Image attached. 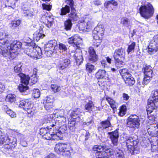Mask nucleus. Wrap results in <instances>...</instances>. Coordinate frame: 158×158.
Listing matches in <instances>:
<instances>
[{
    "instance_id": "nucleus-1",
    "label": "nucleus",
    "mask_w": 158,
    "mask_h": 158,
    "mask_svg": "<svg viewBox=\"0 0 158 158\" xmlns=\"http://www.w3.org/2000/svg\"><path fill=\"white\" fill-rule=\"evenodd\" d=\"M24 45L29 46L30 47L26 48L25 51L26 53L31 57L35 59H40L42 54V51L40 48L36 47L34 48L33 47L35 44L32 42H24Z\"/></svg>"
},
{
    "instance_id": "nucleus-2",
    "label": "nucleus",
    "mask_w": 158,
    "mask_h": 158,
    "mask_svg": "<svg viewBox=\"0 0 158 158\" xmlns=\"http://www.w3.org/2000/svg\"><path fill=\"white\" fill-rule=\"evenodd\" d=\"M93 150L97 151L95 156L98 158H106V157L109 156L107 154L111 153L112 150L106 143L100 145H95L93 148Z\"/></svg>"
},
{
    "instance_id": "nucleus-3",
    "label": "nucleus",
    "mask_w": 158,
    "mask_h": 158,
    "mask_svg": "<svg viewBox=\"0 0 158 158\" xmlns=\"http://www.w3.org/2000/svg\"><path fill=\"white\" fill-rule=\"evenodd\" d=\"M125 52L122 48L115 50L113 54V57L115 60V66L118 69L122 67L125 63Z\"/></svg>"
},
{
    "instance_id": "nucleus-4",
    "label": "nucleus",
    "mask_w": 158,
    "mask_h": 158,
    "mask_svg": "<svg viewBox=\"0 0 158 158\" xmlns=\"http://www.w3.org/2000/svg\"><path fill=\"white\" fill-rule=\"evenodd\" d=\"M8 44H6L5 46L4 49L5 52H7L9 53L10 56H4L5 57H8L9 59H14V55L16 51L21 47L22 44L19 41H14L12 43H11L9 41Z\"/></svg>"
},
{
    "instance_id": "nucleus-5",
    "label": "nucleus",
    "mask_w": 158,
    "mask_h": 158,
    "mask_svg": "<svg viewBox=\"0 0 158 158\" xmlns=\"http://www.w3.org/2000/svg\"><path fill=\"white\" fill-rule=\"evenodd\" d=\"M104 29L102 26L96 27L92 32L93 45L98 47L102 42V36L104 35Z\"/></svg>"
},
{
    "instance_id": "nucleus-6",
    "label": "nucleus",
    "mask_w": 158,
    "mask_h": 158,
    "mask_svg": "<svg viewBox=\"0 0 158 158\" xmlns=\"http://www.w3.org/2000/svg\"><path fill=\"white\" fill-rule=\"evenodd\" d=\"M140 13L141 16L146 19L152 17L154 12V9L150 3L144 6H142L139 8Z\"/></svg>"
},
{
    "instance_id": "nucleus-7",
    "label": "nucleus",
    "mask_w": 158,
    "mask_h": 158,
    "mask_svg": "<svg viewBox=\"0 0 158 158\" xmlns=\"http://www.w3.org/2000/svg\"><path fill=\"white\" fill-rule=\"evenodd\" d=\"M18 75L20 78L21 82L25 85H24L23 84H20L18 86L19 89L23 94L26 95L28 94L27 91L29 90L28 87L26 85L28 84L30 77L22 73H19Z\"/></svg>"
},
{
    "instance_id": "nucleus-8",
    "label": "nucleus",
    "mask_w": 158,
    "mask_h": 158,
    "mask_svg": "<svg viewBox=\"0 0 158 158\" xmlns=\"http://www.w3.org/2000/svg\"><path fill=\"white\" fill-rule=\"evenodd\" d=\"M147 111L148 118L149 120H154L158 113L157 108L158 104L154 103L148 102Z\"/></svg>"
},
{
    "instance_id": "nucleus-9",
    "label": "nucleus",
    "mask_w": 158,
    "mask_h": 158,
    "mask_svg": "<svg viewBox=\"0 0 158 158\" xmlns=\"http://www.w3.org/2000/svg\"><path fill=\"white\" fill-rule=\"evenodd\" d=\"M7 35L4 32H0V54L3 56H9V53L5 52L4 49L6 44H9V40L6 38Z\"/></svg>"
},
{
    "instance_id": "nucleus-10",
    "label": "nucleus",
    "mask_w": 158,
    "mask_h": 158,
    "mask_svg": "<svg viewBox=\"0 0 158 158\" xmlns=\"http://www.w3.org/2000/svg\"><path fill=\"white\" fill-rule=\"evenodd\" d=\"M127 126L130 128L135 129L139 127V120L135 115L131 116L128 118Z\"/></svg>"
},
{
    "instance_id": "nucleus-11",
    "label": "nucleus",
    "mask_w": 158,
    "mask_h": 158,
    "mask_svg": "<svg viewBox=\"0 0 158 158\" xmlns=\"http://www.w3.org/2000/svg\"><path fill=\"white\" fill-rule=\"evenodd\" d=\"M148 52L153 54L156 52L158 49V34L154 35L148 46Z\"/></svg>"
},
{
    "instance_id": "nucleus-12",
    "label": "nucleus",
    "mask_w": 158,
    "mask_h": 158,
    "mask_svg": "<svg viewBox=\"0 0 158 158\" xmlns=\"http://www.w3.org/2000/svg\"><path fill=\"white\" fill-rule=\"evenodd\" d=\"M119 129H117L114 131L108 132V134L112 143L114 146V148L117 149L116 147L118 144V139L119 137Z\"/></svg>"
},
{
    "instance_id": "nucleus-13",
    "label": "nucleus",
    "mask_w": 158,
    "mask_h": 158,
    "mask_svg": "<svg viewBox=\"0 0 158 158\" xmlns=\"http://www.w3.org/2000/svg\"><path fill=\"white\" fill-rule=\"evenodd\" d=\"M55 150L58 154L63 152L65 153L67 156L70 154L69 148L66 144L62 143L56 144L55 148Z\"/></svg>"
},
{
    "instance_id": "nucleus-14",
    "label": "nucleus",
    "mask_w": 158,
    "mask_h": 158,
    "mask_svg": "<svg viewBox=\"0 0 158 158\" xmlns=\"http://www.w3.org/2000/svg\"><path fill=\"white\" fill-rule=\"evenodd\" d=\"M126 146L128 148L136 146L138 143L137 136L136 135H132L130 136L126 137Z\"/></svg>"
},
{
    "instance_id": "nucleus-15",
    "label": "nucleus",
    "mask_w": 158,
    "mask_h": 158,
    "mask_svg": "<svg viewBox=\"0 0 158 158\" xmlns=\"http://www.w3.org/2000/svg\"><path fill=\"white\" fill-rule=\"evenodd\" d=\"M19 106L23 108L28 114H31L32 112L31 109L33 107V105L28 100H22L19 102Z\"/></svg>"
},
{
    "instance_id": "nucleus-16",
    "label": "nucleus",
    "mask_w": 158,
    "mask_h": 158,
    "mask_svg": "<svg viewBox=\"0 0 158 158\" xmlns=\"http://www.w3.org/2000/svg\"><path fill=\"white\" fill-rule=\"evenodd\" d=\"M146 129L149 135L152 136H156L158 135V125L152 124L148 125Z\"/></svg>"
},
{
    "instance_id": "nucleus-17",
    "label": "nucleus",
    "mask_w": 158,
    "mask_h": 158,
    "mask_svg": "<svg viewBox=\"0 0 158 158\" xmlns=\"http://www.w3.org/2000/svg\"><path fill=\"white\" fill-rule=\"evenodd\" d=\"M68 41L69 44H73L74 47H76L77 48L82 42V39L78 35L76 34L69 38Z\"/></svg>"
},
{
    "instance_id": "nucleus-18",
    "label": "nucleus",
    "mask_w": 158,
    "mask_h": 158,
    "mask_svg": "<svg viewBox=\"0 0 158 158\" xmlns=\"http://www.w3.org/2000/svg\"><path fill=\"white\" fill-rule=\"evenodd\" d=\"M78 25L79 30L84 32L88 31L91 26L90 22L87 21L86 20L79 21Z\"/></svg>"
},
{
    "instance_id": "nucleus-19",
    "label": "nucleus",
    "mask_w": 158,
    "mask_h": 158,
    "mask_svg": "<svg viewBox=\"0 0 158 158\" xmlns=\"http://www.w3.org/2000/svg\"><path fill=\"white\" fill-rule=\"evenodd\" d=\"M70 60L68 59L60 60L56 66L57 68L60 70H63L68 67L70 64Z\"/></svg>"
},
{
    "instance_id": "nucleus-20",
    "label": "nucleus",
    "mask_w": 158,
    "mask_h": 158,
    "mask_svg": "<svg viewBox=\"0 0 158 158\" xmlns=\"http://www.w3.org/2000/svg\"><path fill=\"white\" fill-rule=\"evenodd\" d=\"M89 60L91 63H94L98 60V56L92 47H90L89 49Z\"/></svg>"
},
{
    "instance_id": "nucleus-21",
    "label": "nucleus",
    "mask_w": 158,
    "mask_h": 158,
    "mask_svg": "<svg viewBox=\"0 0 158 158\" xmlns=\"http://www.w3.org/2000/svg\"><path fill=\"white\" fill-rule=\"evenodd\" d=\"M148 102L158 104V89L152 91L151 96L148 100Z\"/></svg>"
},
{
    "instance_id": "nucleus-22",
    "label": "nucleus",
    "mask_w": 158,
    "mask_h": 158,
    "mask_svg": "<svg viewBox=\"0 0 158 158\" xmlns=\"http://www.w3.org/2000/svg\"><path fill=\"white\" fill-rule=\"evenodd\" d=\"M96 77L98 80L108 79V75L106 71L104 69H99L96 73Z\"/></svg>"
},
{
    "instance_id": "nucleus-23",
    "label": "nucleus",
    "mask_w": 158,
    "mask_h": 158,
    "mask_svg": "<svg viewBox=\"0 0 158 158\" xmlns=\"http://www.w3.org/2000/svg\"><path fill=\"white\" fill-rule=\"evenodd\" d=\"M73 57L75 60L77 65H79L83 63V58L81 52L75 53L73 55Z\"/></svg>"
},
{
    "instance_id": "nucleus-24",
    "label": "nucleus",
    "mask_w": 158,
    "mask_h": 158,
    "mask_svg": "<svg viewBox=\"0 0 158 158\" xmlns=\"http://www.w3.org/2000/svg\"><path fill=\"white\" fill-rule=\"evenodd\" d=\"M111 117H108L107 119L101 122L100 125L101 126H100L98 128L101 129H106L109 127H111V125L110 121L111 120Z\"/></svg>"
},
{
    "instance_id": "nucleus-25",
    "label": "nucleus",
    "mask_w": 158,
    "mask_h": 158,
    "mask_svg": "<svg viewBox=\"0 0 158 158\" xmlns=\"http://www.w3.org/2000/svg\"><path fill=\"white\" fill-rule=\"evenodd\" d=\"M56 45V43L55 40H50L46 45L45 51L48 52L53 50Z\"/></svg>"
},
{
    "instance_id": "nucleus-26",
    "label": "nucleus",
    "mask_w": 158,
    "mask_h": 158,
    "mask_svg": "<svg viewBox=\"0 0 158 158\" xmlns=\"http://www.w3.org/2000/svg\"><path fill=\"white\" fill-rule=\"evenodd\" d=\"M123 79L125 83L128 86H132L135 83L134 78L132 77V75L131 74L130 76H127Z\"/></svg>"
},
{
    "instance_id": "nucleus-27",
    "label": "nucleus",
    "mask_w": 158,
    "mask_h": 158,
    "mask_svg": "<svg viewBox=\"0 0 158 158\" xmlns=\"http://www.w3.org/2000/svg\"><path fill=\"white\" fill-rule=\"evenodd\" d=\"M68 19L70 21H76L78 20V17L75 9H72L70 14L68 15Z\"/></svg>"
},
{
    "instance_id": "nucleus-28",
    "label": "nucleus",
    "mask_w": 158,
    "mask_h": 158,
    "mask_svg": "<svg viewBox=\"0 0 158 158\" xmlns=\"http://www.w3.org/2000/svg\"><path fill=\"white\" fill-rule=\"evenodd\" d=\"M144 76L152 78L153 76V71L151 68L149 66H146L144 68L143 71Z\"/></svg>"
},
{
    "instance_id": "nucleus-29",
    "label": "nucleus",
    "mask_w": 158,
    "mask_h": 158,
    "mask_svg": "<svg viewBox=\"0 0 158 158\" xmlns=\"http://www.w3.org/2000/svg\"><path fill=\"white\" fill-rule=\"evenodd\" d=\"M60 112H61V113H60L61 114H59V118L60 117V118H59L58 120L59 125V128L65 124L66 121V118L64 117V112L63 110H61Z\"/></svg>"
},
{
    "instance_id": "nucleus-30",
    "label": "nucleus",
    "mask_w": 158,
    "mask_h": 158,
    "mask_svg": "<svg viewBox=\"0 0 158 158\" xmlns=\"http://www.w3.org/2000/svg\"><path fill=\"white\" fill-rule=\"evenodd\" d=\"M85 110L86 112H90L94 108V104L92 101L89 100L85 106Z\"/></svg>"
},
{
    "instance_id": "nucleus-31",
    "label": "nucleus",
    "mask_w": 158,
    "mask_h": 158,
    "mask_svg": "<svg viewBox=\"0 0 158 158\" xmlns=\"http://www.w3.org/2000/svg\"><path fill=\"white\" fill-rule=\"evenodd\" d=\"M45 35L42 33V31L40 30L37 31L34 34V38L37 41H38L40 38H43Z\"/></svg>"
},
{
    "instance_id": "nucleus-32",
    "label": "nucleus",
    "mask_w": 158,
    "mask_h": 158,
    "mask_svg": "<svg viewBox=\"0 0 158 158\" xmlns=\"http://www.w3.org/2000/svg\"><path fill=\"white\" fill-rule=\"evenodd\" d=\"M16 139L15 138H13L12 137H9V136L6 137V145H10V146H12L11 145H13L15 146V145L16 144Z\"/></svg>"
},
{
    "instance_id": "nucleus-33",
    "label": "nucleus",
    "mask_w": 158,
    "mask_h": 158,
    "mask_svg": "<svg viewBox=\"0 0 158 158\" xmlns=\"http://www.w3.org/2000/svg\"><path fill=\"white\" fill-rule=\"evenodd\" d=\"M73 24L69 19H67L64 22V29L66 31L71 30Z\"/></svg>"
},
{
    "instance_id": "nucleus-34",
    "label": "nucleus",
    "mask_w": 158,
    "mask_h": 158,
    "mask_svg": "<svg viewBox=\"0 0 158 158\" xmlns=\"http://www.w3.org/2000/svg\"><path fill=\"white\" fill-rule=\"evenodd\" d=\"M23 15L24 16L28 18L31 17L33 15V12L31 10L28 9L23 8Z\"/></svg>"
},
{
    "instance_id": "nucleus-35",
    "label": "nucleus",
    "mask_w": 158,
    "mask_h": 158,
    "mask_svg": "<svg viewBox=\"0 0 158 158\" xmlns=\"http://www.w3.org/2000/svg\"><path fill=\"white\" fill-rule=\"evenodd\" d=\"M110 5H112L114 6H118V2L114 0H111L106 1L104 3V6L106 8L108 9L109 6Z\"/></svg>"
},
{
    "instance_id": "nucleus-36",
    "label": "nucleus",
    "mask_w": 158,
    "mask_h": 158,
    "mask_svg": "<svg viewBox=\"0 0 158 158\" xmlns=\"http://www.w3.org/2000/svg\"><path fill=\"white\" fill-rule=\"evenodd\" d=\"M121 23L124 26L128 27L131 24V22L128 18H123L121 19Z\"/></svg>"
},
{
    "instance_id": "nucleus-37",
    "label": "nucleus",
    "mask_w": 158,
    "mask_h": 158,
    "mask_svg": "<svg viewBox=\"0 0 158 158\" xmlns=\"http://www.w3.org/2000/svg\"><path fill=\"white\" fill-rule=\"evenodd\" d=\"M70 11V7L68 5H66L64 7H62L61 9L60 15H65L69 13Z\"/></svg>"
},
{
    "instance_id": "nucleus-38",
    "label": "nucleus",
    "mask_w": 158,
    "mask_h": 158,
    "mask_svg": "<svg viewBox=\"0 0 158 158\" xmlns=\"http://www.w3.org/2000/svg\"><path fill=\"white\" fill-rule=\"evenodd\" d=\"M80 114V109H77L74 110L70 114V116L71 118L75 119L79 117V115Z\"/></svg>"
},
{
    "instance_id": "nucleus-39",
    "label": "nucleus",
    "mask_w": 158,
    "mask_h": 158,
    "mask_svg": "<svg viewBox=\"0 0 158 158\" xmlns=\"http://www.w3.org/2000/svg\"><path fill=\"white\" fill-rule=\"evenodd\" d=\"M16 100V96L15 94H8L6 97V100L8 102L11 103L14 102Z\"/></svg>"
},
{
    "instance_id": "nucleus-40",
    "label": "nucleus",
    "mask_w": 158,
    "mask_h": 158,
    "mask_svg": "<svg viewBox=\"0 0 158 158\" xmlns=\"http://www.w3.org/2000/svg\"><path fill=\"white\" fill-rule=\"evenodd\" d=\"M126 112L127 107L125 105H123L120 107L118 114L120 116H123L126 114Z\"/></svg>"
},
{
    "instance_id": "nucleus-41",
    "label": "nucleus",
    "mask_w": 158,
    "mask_h": 158,
    "mask_svg": "<svg viewBox=\"0 0 158 158\" xmlns=\"http://www.w3.org/2000/svg\"><path fill=\"white\" fill-rule=\"evenodd\" d=\"M85 67L87 71L89 73H91L95 70L94 66L89 63L86 64Z\"/></svg>"
},
{
    "instance_id": "nucleus-42",
    "label": "nucleus",
    "mask_w": 158,
    "mask_h": 158,
    "mask_svg": "<svg viewBox=\"0 0 158 158\" xmlns=\"http://www.w3.org/2000/svg\"><path fill=\"white\" fill-rule=\"evenodd\" d=\"M115 155L117 158H124L123 152L121 150L118 148L115 150Z\"/></svg>"
},
{
    "instance_id": "nucleus-43",
    "label": "nucleus",
    "mask_w": 158,
    "mask_h": 158,
    "mask_svg": "<svg viewBox=\"0 0 158 158\" xmlns=\"http://www.w3.org/2000/svg\"><path fill=\"white\" fill-rule=\"evenodd\" d=\"M52 128L49 126H48L46 128H42L40 129V134L42 136L45 135L48 131H50Z\"/></svg>"
},
{
    "instance_id": "nucleus-44",
    "label": "nucleus",
    "mask_w": 158,
    "mask_h": 158,
    "mask_svg": "<svg viewBox=\"0 0 158 158\" xmlns=\"http://www.w3.org/2000/svg\"><path fill=\"white\" fill-rule=\"evenodd\" d=\"M135 45V43L133 42L128 45L127 50L128 53L134 52Z\"/></svg>"
},
{
    "instance_id": "nucleus-45",
    "label": "nucleus",
    "mask_w": 158,
    "mask_h": 158,
    "mask_svg": "<svg viewBox=\"0 0 158 158\" xmlns=\"http://www.w3.org/2000/svg\"><path fill=\"white\" fill-rule=\"evenodd\" d=\"M20 22L21 21L19 20L13 21L9 24V26L10 27L14 28L19 26L20 23Z\"/></svg>"
},
{
    "instance_id": "nucleus-46",
    "label": "nucleus",
    "mask_w": 158,
    "mask_h": 158,
    "mask_svg": "<svg viewBox=\"0 0 158 158\" xmlns=\"http://www.w3.org/2000/svg\"><path fill=\"white\" fill-rule=\"evenodd\" d=\"M119 72L121 75L123 77V78L125 77L127 75L130 76L131 74L128 72V70L126 69H123L120 70Z\"/></svg>"
},
{
    "instance_id": "nucleus-47",
    "label": "nucleus",
    "mask_w": 158,
    "mask_h": 158,
    "mask_svg": "<svg viewBox=\"0 0 158 158\" xmlns=\"http://www.w3.org/2000/svg\"><path fill=\"white\" fill-rule=\"evenodd\" d=\"M32 95L34 98H39L40 96L39 90L38 89H34L33 90Z\"/></svg>"
},
{
    "instance_id": "nucleus-48",
    "label": "nucleus",
    "mask_w": 158,
    "mask_h": 158,
    "mask_svg": "<svg viewBox=\"0 0 158 158\" xmlns=\"http://www.w3.org/2000/svg\"><path fill=\"white\" fill-rule=\"evenodd\" d=\"M22 66L23 64L21 63L15 66L14 68L15 72L16 73H20L22 70Z\"/></svg>"
},
{
    "instance_id": "nucleus-49",
    "label": "nucleus",
    "mask_w": 158,
    "mask_h": 158,
    "mask_svg": "<svg viewBox=\"0 0 158 158\" xmlns=\"http://www.w3.org/2000/svg\"><path fill=\"white\" fill-rule=\"evenodd\" d=\"M53 115L51 114V115H48L47 118H45L44 123H51V122L52 123L53 121Z\"/></svg>"
},
{
    "instance_id": "nucleus-50",
    "label": "nucleus",
    "mask_w": 158,
    "mask_h": 158,
    "mask_svg": "<svg viewBox=\"0 0 158 158\" xmlns=\"http://www.w3.org/2000/svg\"><path fill=\"white\" fill-rule=\"evenodd\" d=\"M44 107L45 109L48 112H50L53 110V104L44 103Z\"/></svg>"
},
{
    "instance_id": "nucleus-51",
    "label": "nucleus",
    "mask_w": 158,
    "mask_h": 158,
    "mask_svg": "<svg viewBox=\"0 0 158 158\" xmlns=\"http://www.w3.org/2000/svg\"><path fill=\"white\" fill-rule=\"evenodd\" d=\"M59 121H58V120L55 121L53 120L52 123V124H51L49 126L51 128V127H55V128H57V129H58L59 128Z\"/></svg>"
},
{
    "instance_id": "nucleus-52",
    "label": "nucleus",
    "mask_w": 158,
    "mask_h": 158,
    "mask_svg": "<svg viewBox=\"0 0 158 158\" xmlns=\"http://www.w3.org/2000/svg\"><path fill=\"white\" fill-rule=\"evenodd\" d=\"M48 131L47 133L43 136V138L44 139L47 140L51 139H52V137H53V133L51 134Z\"/></svg>"
},
{
    "instance_id": "nucleus-53",
    "label": "nucleus",
    "mask_w": 158,
    "mask_h": 158,
    "mask_svg": "<svg viewBox=\"0 0 158 158\" xmlns=\"http://www.w3.org/2000/svg\"><path fill=\"white\" fill-rule=\"evenodd\" d=\"M51 88L55 93L60 91V87L56 85H52L51 86Z\"/></svg>"
},
{
    "instance_id": "nucleus-54",
    "label": "nucleus",
    "mask_w": 158,
    "mask_h": 158,
    "mask_svg": "<svg viewBox=\"0 0 158 158\" xmlns=\"http://www.w3.org/2000/svg\"><path fill=\"white\" fill-rule=\"evenodd\" d=\"M76 122L74 120H72L70 121L68 123V126L70 130H73L75 128Z\"/></svg>"
},
{
    "instance_id": "nucleus-55",
    "label": "nucleus",
    "mask_w": 158,
    "mask_h": 158,
    "mask_svg": "<svg viewBox=\"0 0 158 158\" xmlns=\"http://www.w3.org/2000/svg\"><path fill=\"white\" fill-rule=\"evenodd\" d=\"M6 113L9 115L11 117L13 118L16 117V114L15 112L9 109H6Z\"/></svg>"
},
{
    "instance_id": "nucleus-56",
    "label": "nucleus",
    "mask_w": 158,
    "mask_h": 158,
    "mask_svg": "<svg viewBox=\"0 0 158 158\" xmlns=\"http://www.w3.org/2000/svg\"><path fill=\"white\" fill-rule=\"evenodd\" d=\"M47 18V20L48 21L46 24L48 27L50 28L52 26L53 24V19L52 18L49 17H48Z\"/></svg>"
},
{
    "instance_id": "nucleus-57",
    "label": "nucleus",
    "mask_w": 158,
    "mask_h": 158,
    "mask_svg": "<svg viewBox=\"0 0 158 158\" xmlns=\"http://www.w3.org/2000/svg\"><path fill=\"white\" fill-rule=\"evenodd\" d=\"M52 96L47 97V99L44 102V103L53 104V99Z\"/></svg>"
},
{
    "instance_id": "nucleus-58",
    "label": "nucleus",
    "mask_w": 158,
    "mask_h": 158,
    "mask_svg": "<svg viewBox=\"0 0 158 158\" xmlns=\"http://www.w3.org/2000/svg\"><path fill=\"white\" fill-rule=\"evenodd\" d=\"M59 48L60 51H62V52H66L67 50V47L66 46L62 43L59 44Z\"/></svg>"
},
{
    "instance_id": "nucleus-59",
    "label": "nucleus",
    "mask_w": 158,
    "mask_h": 158,
    "mask_svg": "<svg viewBox=\"0 0 158 158\" xmlns=\"http://www.w3.org/2000/svg\"><path fill=\"white\" fill-rule=\"evenodd\" d=\"M6 138V137H5L4 135L2 133V136H0V145L4 144L5 145H6L5 142Z\"/></svg>"
},
{
    "instance_id": "nucleus-60",
    "label": "nucleus",
    "mask_w": 158,
    "mask_h": 158,
    "mask_svg": "<svg viewBox=\"0 0 158 158\" xmlns=\"http://www.w3.org/2000/svg\"><path fill=\"white\" fill-rule=\"evenodd\" d=\"M151 78L149 77L148 78V77L144 76V78L142 80V84L143 85H147L150 82V80Z\"/></svg>"
},
{
    "instance_id": "nucleus-61",
    "label": "nucleus",
    "mask_w": 158,
    "mask_h": 158,
    "mask_svg": "<svg viewBox=\"0 0 158 158\" xmlns=\"http://www.w3.org/2000/svg\"><path fill=\"white\" fill-rule=\"evenodd\" d=\"M130 148L132 150L133 154H138L140 152L139 149L138 147L133 146L132 147H131Z\"/></svg>"
},
{
    "instance_id": "nucleus-62",
    "label": "nucleus",
    "mask_w": 158,
    "mask_h": 158,
    "mask_svg": "<svg viewBox=\"0 0 158 158\" xmlns=\"http://www.w3.org/2000/svg\"><path fill=\"white\" fill-rule=\"evenodd\" d=\"M52 133L53 134V137H54V139H56V137L59 138L61 137V135L62 134L59 130H57V131H56V130L55 131L53 132Z\"/></svg>"
},
{
    "instance_id": "nucleus-63",
    "label": "nucleus",
    "mask_w": 158,
    "mask_h": 158,
    "mask_svg": "<svg viewBox=\"0 0 158 158\" xmlns=\"http://www.w3.org/2000/svg\"><path fill=\"white\" fill-rule=\"evenodd\" d=\"M65 2L67 5H69L70 6V7H71V9H74L73 7L74 2L73 0H67Z\"/></svg>"
},
{
    "instance_id": "nucleus-64",
    "label": "nucleus",
    "mask_w": 158,
    "mask_h": 158,
    "mask_svg": "<svg viewBox=\"0 0 158 158\" xmlns=\"http://www.w3.org/2000/svg\"><path fill=\"white\" fill-rule=\"evenodd\" d=\"M67 130V127L66 124L59 128V131L61 134L64 133Z\"/></svg>"
}]
</instances>
